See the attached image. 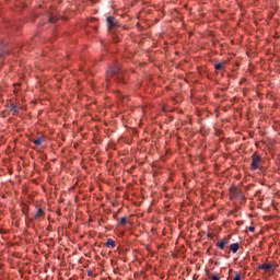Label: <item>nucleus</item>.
Returning a JSON list of instances; mask_svg holds the SVG:
<instances>
[{"mask_svg":"<svg viewBox=\"0 0 280 280\" xmlns=\"http://www.w3.org/2000/svg\"><path fill=\"white\" fill-rule=\"evenodd\" d=\"M107 73H109V75H113L116 82H121V66H119V63H115L113 67L108 68Z\"/></svg>","mask_w":280,"mask_h":280,"instance_id":"1","label":"nucleus"},{"mask_svg":"<svg viewBox=\"0 0 280 280\" xmlns=\"http://www.w3.org/2000/svg\"><path fill=\"white\" fill-rule=\"evenodd\" d=\"M106 21L108 30H115V27H119V22L117 19H115V16H107Z\"/></svg>","mask_w":280,"mask_h":280,"instance_id":"2","label":"nucleus"},{"mask_svg":"<svg viewBox=\"0 0 280 280\" xmlns=\"http://www.w3.org/2000/svg\"><path fill=\"white\" fill-rule=\"evenodd\" d=\"M259 163H261V156L257 155V154H253L252 155V164L250 167L252 170H259Z\"/></svg>","mask_w":280,"mask_h":280,"instance_id":"3","label":"nucleus"},{"mask_svg":"<svg viewBox=\"0 0 280 280\" xmlns=\"http://www.w3.org/2000/svg\"><path fill=\"white\" fill-rule=\"evenodd\" d=\"M230 242V237H224L222 241H219L217 243L218 248H220V250H224L225 246L229 245Z\"/></svg>","mask_w":280,"mask_h":280,"instance_id":"4","label":"nucleus"},{"mask_svg":"<svg viewBox=\"0 0 280 280\" xmlns=\"http://www.w3.org/2000/svg\"><path fill=\"white\" fill-rule=\"evenodd\" d=\"M45 218V211L43 209H38L37 212L34 215L35 220H43Z\"/></svg>","mask_w":280,"mask_h":280,"instance_id":"5","label":"nucleus"},{"mask_svg":"<svg viewBox=\"0 0 280 280\" xmlns=\"http://www.w3.org/2000/svg\"><path fill=\"white\" fill-rule=\"evenodd\" d=\"M259 270H265V272H268V270H272V265L270 264H262L260 266H258Z\"/></svg>","mask_w":280,"mask_h":280,"instance_id":"6","label":"nucleus"},{"mask_svg":"<svg viewBox=\"0 0 280 280\" xmlns=\"http://www.w3.org/2000/svg\"><path fill=\"white\" fill-rule=\"evenodd\" d=\"M32 143L36 144V145H42L45 141V138L40 137L37 139H31Z\"/></svg>","mask_w":280,"mask_h":280,"instance_id":"7","label":"nucleus"},{"mask_svg":"<svg viewBox=\"0 0 280 280\" xmlns=\"http://www.w3.org/2000/svg\"><path fill=\"white\" fill-rule=\"evenodd\" d=\"M230 250L232 252V253H237V250H240V243H234V244H231L230 245Z\"/></svg>","mask_w":280,"mask_h":280,"instance_id":"8","label":"nucleus"},{"mask_svg":"<svg viewBox=\"0 0 280 280\" xmlns=\"http://www.w3.org/2000/svg\"><path fill=\"white\" fill-rule=\"evenodd\" d=\"M225 66H226V61H222L220 63H217L214 66V69H217V71H222V69H224Z\"/></svg>","mask_w":280,"mask_h":280,"instance_id":"9","label":"nucleus"},{"mask_svg":"<svg viewBox=\"0 0 280 280\" xmlns=\"http://www.w3.org/2000/svg\"><path fill=\"white\" fill-rule=\"evenodd\" d=\"M106 246L107 248H115V242L113 241V238L107 240Z\"/></svg>","mask_w":280,"mask_h":280,"instance_id":"10","label":"nucleus"},{"mask_svg":"<svg viewBox=\"0 0 280 280\" xmlns=\"http://www.w3.org/2000/svg\"><path fill=\"white\" fill-rule=\"evenodd\" d=\"M119 224H120V226H126V224H128V218L127 217H122L119 220Z\"/></svg>","mask_w":280,"mask_h":280,"instance_id":"11","label":"nucleus"},{"mask_svg":"<svg viewBox=\"0 0 280 280\" xmlns=\"http://www.w3.org/2000/svg\"><path fill=\"white\" fill-rule=\"evenodd\" d=\"M10 110H11V113H13V115H14V114L19 113V106H16V105H14V104H11Z\"/></svg>","mask_w":280,"mask_h":280,"instance_id":"12","label":"nucleus"},{"mask_svg":"<svg viewBox=\"0 0 280 280\" xmlns=\"http://www.w3.org/2000/svg\"><path fill=\"white\" fill-rule=\"evenodd\" d=\"M210 280H220V275L219 273H214L212 276L209 277Z\"/></svg>","mask_w":280,"mask_h":280,"instance_id":"13","label":"nucleus"},{"mask_svg":"<svg viewBox=\"0 0 280 280\" xmlns=\"http://www.w3.org/2000/svg\"><path fill=\"white\" fill-rule=\"evenodd\" d=\"M49 21H50V23H56V22L58 21V16L51 15V16L49 18Z\"/></svg>","mask_w":280,"mask_h":280,"instance_id":"14","label":"nucleus"},{"mask_svg":"<svg viewBox=\"0 0 280 280\" xmlns=\"http://www.w3.org/2000/svg\"><path fill=\"white\" fill-rule=\"evenodd\" d=\"M233 280H242V275H240L238 272H235V277Z\"/></svg>","mask_w":280,"mask_h":280,"instance_id":"15","label":"nucleus"},{"mask_svg":"<svg viewBox=\"0 0 280 280\" xmlns=\"http://www.w3.org/2000/svg\"><path fill=\"white\" fill-rule=\"evenodd\" d=\"M248 231H250V233H255V226H249Z\"/></svg>","mask_w":280,"mask_h":280,"instance_id":"16","label":"nucleus"}]
</instances>
